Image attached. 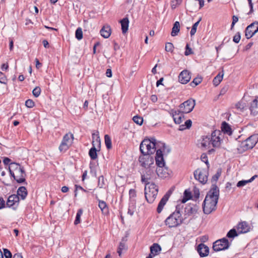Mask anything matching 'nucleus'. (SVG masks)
Listing matches in <instances>:
<instances>
[{
	"instance_id": "60",
	"label": "nucleus",
	"mask_w": 258,
	"mask_h": 258,
	"mask_svg": "<svg viewBox=\"0 0 258 258\" xmlns=\"http://www.w3.org/2000/svg\"><path fill=\"white\" fill-rule=\"evenodd\" d=\"M136 197V191L135 189H130V198Z\"/></svg>"
},
{
	"instance_id": "56",
	"label": "nucleus",
	"mask_w": 258,
	"mask_h": 258,
	"mask_svg": "<svg viewBox=\"0 0 258 258\" xmlns=\"http://www.w3.org/2000/svg\"><path fill=\"white\" fill-rule=\"evenodd\" d=\"M201 160L203 162H205L207 165L208 164V157L206 155L202 154L201 155Z\"/></svg>"
},
{
	"instance_id": "22",
	"label": "nucleus",
	"mask_w": 258,
	"mask_h": 258,
	"mask_svg": "<svg viewBox=\"0 0 258 258\" xmlns=\"http://www.w3.org/2000/svg\"><path fill=\"white\" fill-rule=\"evenodd\" d=\"M121 24L122 33L125 35L128 30L129 20L127 17L119 21Z\"/></svg>"
},
{
	"instance_id": "34",
	"label": "nucleus",
	"mask_w": 258,
	"mask_h": 258,
	"mask_svg": "<svg viewBox=\"0 0 258 258\" xmlns=\"http://www.w3.org/2000/svg\"><path fill=\"white\" fill-rule=\"evenodd\" d=\"M179 27H180V24L179 22L178 21H176L173 26V28L172 29L171 31V35L172 36H176L178 34V33L179 31Z\"/></svg>"
},
{
	"instance_id": "10",
	"label": "nucleus",
	"mask_w": 258,
	"mask_h": 258,
	"mask_svg": "<svg viewBox=\"0 0 258 258\" xmlns=\"http://www.w3.org/2000/svg\"><path fill=\"white\" fill-rule=\"evenodd\" d=\"M195 105V100L190 98L181 103L179 105V109L182 113H188L193 110Z\"/></svg>"
},
{
	"instance_id": "62",
	"label": "nucleus",
	"mask_w": 258,
	"mask_h": 258,
	"mask_svg": "<svg viewBox=\"0 0 258 258\" xmlns=\"http://www.w3.org/2000/svg\"><path fill=\"white\" fill-rule=\"evenodd\" d=\"M150 99L153 102H156L158 100L157 96L155 95H151Z\"/></svg>"
},
{
	"instance_id": "57",
	"label": "nucleus",
	"mask_w": 258,
	"mask_h": 258,
	"mask_svg": "<svg viewBox=\"0 0 258 258\" xmlns=\"http://www.w3.org/2000/svg\"><path fill=\"white\" fill-rule=\"evenodd\" d=\"M75 187H76V190H75V196L76 197L77 195V190L79 189H81V190H82L83 191H85V192H86V190L85 189H84L82 186H80V185H75Z\"/></svg>"
},
{
	"instance_id": "5",
	"label": "nucleus",
	"mask_w": 258,
	"mask_h": 258,
	"mask_svg": "<svg viewBox=\"0 0 258 258\" xmlns=\"http://www.w3.org/2000/svg\"><path fill=\"white\" fill-rule=\"evenodd\" d=\"M182 222L181 214L179 211H175L165 221L166 225L169 228L176 227L180 225Z\"/></svg>"
},
{
	"instance_id": "43",
	"label": "nucleus",
	"mask_w": 258,
	"mask_h": 258,
	"mask_svg": "<svg viewBox=\"0 0 258 258\" xmlns=\"http://www.w3.org/2000/svg\"><path fill=\"white\" fill-rule=\"evenodd\" d=\"M75 36L78 40H81L83 38V32L81 28H78L76 31Z\"/></svg>"
},
{
	"instance_id": "27",
	"label": "nucleus",
	"mask_w": 258,
	"mask_h": 258,
	"mask_svg": "<svg viewBox=\"0 0 258 258\" xmlns=\"http://www.w3.org/2000/svg\"><path fill=\"white\" fill-rule=\"evenodd\" d=\"M100 34L105 38H108L111 34V28L110 26H104L100 30Z\"/></svg>"
},
{
	"instance_id": "64",
	"label": "nucleus",
	"mask_w": 258,
	"mask_h": 258,
	"mask_svg": "<svg viewBox=\"0 0 258 258\" xmlns=\"http://www.w3.org/2000/svg\"><path fill=\"white\" fill-rule=\"evenodd\" d=\"M22 255L20 253H16L14 255L13 258H22Z\"/></svg>"
},
{
	"instance_id": "58",
	"label": "nucleus",
	"mask_w": 258,
	"mask_h": 258,
	"mask_svg": "<svg viewBox=\"0 0 258 258\" xmlns=\"http://www.w3.org/2000/svg\"><path fill=\"white\" fill-rule=\"evenodd\" d=\"M5 205V202L3 198L0 197V210L2 208H4Z\"/></svg>"
},
{
	"instance_id": "35",
	"label": "nucleus",
	"mask_w": 258,
	"mask_h": 258,
	"mask_svg": "<svg viewBox=\"0 0 258 258\" xmlns=\"http://www.w3.org/2000/svg\"><path fill=\"white\" fill-rule=\"evenodd\" d=\"M191 124H192V121H191V120H190V119L187 120L185 122L184 124H181L179 125V130L183 131L186 128H189L191 126Z\"/></svg>"
},
{
	"instance_id": "29",
	"label": "nucleus",
	"mask_w": 258,
	"mask_h": 258,
	"mask_svg": "<svg viewBox=\"0 0 258 258\" xmlns=\"http://www.w3.org/2000/svg\"><path fill=\"white\" fill-rule=\"evenodd\" d=\"M22 167L19 164L16 163H11L9 167V170L11 175L14 174L16 171L19 170Z\"/></svg>"
},
{
	"instance_id": "24",
	"label": "nucleus",
	"mask_w": 258,
	"mask_h": 258,
	"mask_svg": "<svg viewBox=\"0 0 258 258\" xmlns=\"http://www.w3.org/2000/svg\"><path fill=\"white\" fill-rule=\"evenodd\" d=\"M168 198L169 196L167 194L165 195L162 198L158 204L157 209V211L158 213H160L162 211L164 206L165 205L167 201L168 200Z\"/></svg>"
},
{
	"instance_id": "6",
	"label": "nucleus",
	"mask_w": 258,
	"mask_h": 258,
	"mask_svg": "<svg viewBox=\"0 0 258 258\" xmlns=\"http://www.w3.org/2000/svg\"><path fill=\"white\" fill-rule=\"evenodd\" d=\"M92 147L90 149L89 155L92 160L97 158V152L99 151L101 147V142L98 134H92Z\"/></svg>"
},
{
	"instance_id": "45",
	"label": "nucleus",
	"mask_w": 258,
	"mask_h": 258,
	"mask_svg": "<svg viewBox=\"0 0 258 258\" xmlns=\"http://www.w3.org/2000/svg\"><path fill=\"white\" fill-rule=\"evenodd\" d=\"M174 46L172 43L168 42L165 45V50L167 52H172Z\"/></svg>"
},
{
	"instance_id": "51",
	"label": "nucleus",
	"mask_w": 258,
	"mask_h": 258,
	"mask_svg": "<svg viewBox=\"0 0 258 258\" xmlns=\"http://www.w3.org/2000/svg\"><path fill=\"white\" fill-rule=\"evenodd\" d=\"M241 36L240 32H237L233 37V40L235 43H238L240 40Z\"/></svg>"
},
{
	"instance_id": "52",
	"label": "nucleus",
	"mask_w": 258,
	"mask_h": 258,
	"mask_svg": "<svg viewBox=\"0 0 258 258\" xmlns=\"http://www.w3.org/2000/svg\"><path fill=\"white\" fill-rule=\"evenodd\" d=\"M7 78L6 76L2 72H0V83L6 84Z\"/></svg>"
},
{
	"instance_id": "38",
	"label": "nucleus",
	"mask_w": 258,
	"mask_h": 258,
	"mask_svg": "<svg viewBox=\"0 0 258 258\" xmlns=\"http://www.w3.org/2000/svg\"><path fill=\"white\" fill-rule=\"evenodd\" d=\"M105 144L106 148L108 149H110L112 148V143L111 138L108 135H105L104 136Z\"/></svg>"
},
{
	"instance_id": "42",
	"label": "nucleus",
	"mask_w": 258,
	"mask_h": 258,
	"mask_svg": "<svg viewBox=\"0 0 258 258\" xmlns=\"http://www.w3.org/2000/svg\"><path fill=\"white\" fill-rule=\"evenodd\" d=\"M237 236H238V234L236 229L234 228L231 229L227 234V237L230 238H233Z\"/></svg>"
},
{
	"instance_id": "14",
	"label": "nucleus",
	"mask_w": 258,
	"mask_h": 258,
	"mask_svg": "<svg viewBox=\"0 0 258 258\" xmlns=\"http://www.w3.org/2000/svg\"><path fill=\"white\" fill-rule=\"evenodd\" d=\"M14 179L19 183L25 182L26 174L24 167H22L19 170L16 171L14 174H12Z\"/></svg>"
},
{
	"instance_id": "47",
	"label": "nucleus",
	"mask_w": 258,
	"mask_h": 258,
	"mask_svg": "<svg viewBox=\"0 0 258 258\" xmlns=\"http://www.w3.org/2000/svg\"><path fill=\"white\" fill-rule=\"evenodd\" d=\"M70 146L67 145V144L61 142V143L59 147V149L61 152L65 151L69 148Z\"/></svg>"
},
{
	"instance_id": "33",
	"label": "nucleus",
	"mask_w": 258,
	"mask_h": 258,
	"mask_svg": "<svg viewBox=\"0 0 258 258\" xmlns=\"http://www.w3.org/2000/svg\"><path fill=\"white\" fill-rule=\"evenodd\" d=\"M256 177H257V175H255L248 180H240L237 182V186L238 187H242V186L245 185L247 183L252 182L255 179V178Z\"/></svg>"
},
{
	"instance_id": "30",
	"label": "nucleus",
	"mask_w": 258,
	"mask_h": 258,
	"mask_svg": "<svg viewBox=\"0 0 258 258\" xmlns=\"http://www.w3.org/2000/svg\"><path fill=\"white\" fill-rule=\"evenodd\" d=\"M73 139V135L71 134H67L63 137L62 142L66 143L69 146H71Z\"/></svg>"
},
{
	"instance_id": "21",
	"label": "nucleus",
	"mask_w": 258,
	"mask_h": 258,
	"mask_svg": "<svg viewBox=\"0 0 258 258\" xmlns=\"http://www.w3.org/2000/svg\"><path fill=\"white\" fill-rule=\"evenodd\" d=\"M236 228L239 233H245L249 231L250 227L246 222L243 221L239 223Z\"/></svg>"
},
{
	"instance_id": "2",
	"label": "nucleus",
	"mask_w": 258,
	"mask_h": 258,
	"mask_svg": "<svg viewBox=\"0 0 258 258\" xmlns=\"http://www.w3.org/2000/svg\"><path fill=\"white\" fill-rule=\"evenodd\" d=\"M221 133L219 130L213 131L210 136H203L199 140V145L202 148L207 149L210 148L211 145L214 148L220 146Z\"/></svg>"
},
{
	"instance_id": "19",
	"label": "nucleus",
	"mask_w": 258,
	"mask_h": 258,
	"mask_svg": "<svg viewBox=\"0 0 258 258\" xmlns=\"http://www.w3.org/2000/svg\"><path fill=\"white\" fill-rule=\"evenodd\" d=\"M128 240V237L127 235H126L124 237H123L121 241H120L119 243V245L118 248L117 253H118V255L120 256L121 255L122 252H123L124 251H126L127 250L128 246L127 244V242Z\"/></svg>"
},
{
	"instance_id": "41",
	"label": "nucleus",
	"mask_w": 258,
	"mask_h": 258,
	"mask_svg": "<svg viewBox=\"0 0 258 258\" xmlns=\"http://www.w3.org/2000/svg\"><path fill=\"white\" fill-rule=\"evenodd\" d=\"M82 214H83L82 209H79L77 212V215L76 217V219L74 221L75 225H77L80 223V221H81L80 218H81V216L82 215Z\"/></svg>"
},
{
	"instance_id": "54",
	"label": "nucleus",
	"mask_w": 258,
	"mask_h": 258,
	"mask_svg": "<svg viewBox=\"0 0 258 258\" xmlns=\"http://www.w3.org/2000/svg\"><path fill=\"white\" fill-rule=\"evenodd\" d=\"M229 87L228 86H224L220 91L219 95H224L228 90Z\"/></svg>"
},
{
	"instance_id": "7",
	"label": "nucleus",
	"mask_w": 258,
	"mask_h": 258,
	"mask_svg": "<svg viewBox=\"0 0 258 258\" xmlns=\"http://www.w3.org/2000/svg\"><path fill=\"white\" fill-rule=\"evenodd\" d=\"M258 142V134H254L241 142L240 148L243 151L252 149Z\"/></svg>"
},
{
	"instance_id": "59",
	"label": "nucleus",
	"mask_w": 258,
	"mask_h": 258,
	"mask_svg": "<svg viewBox=\"0 0 258 258\" xmlns=\"http://www.w3.org/2000/svg\"><path fill=\"white\" fill-rule=\"evenodd\" d=\"M11 160L8 158V157H5L3 160V162L4 163V164L5 165H8V164H10L11 163H10Z\"/></svg>"
},
{
	"instance_id": "9",
	"label": "nucleus",
	"mask_w": 258,
	"mask_h": 258,
	"mask_svg": "<svg viewBox=\"0 0 258 258\" xmlns=\"http://www.w3.org/2000/svg\"><path fill=\"white\" fill-rule=\"evenodd\" d=\"M208 172L206 169L198 168L194 172V177L196 179L203 184H205L208 180Z\"/></svg>"
},
{
	"instance_id": "15",
	"label": "nucleus",
	"mask_w": 258,
	"mask_h": 258,
	"mask_svg": "<svg viewBox=\"0 0 258 258\" xmlns=\"http://www.w3.org/2000/svg\"><path fill=\"white\" fill-rule=\"evenodd\" d=\"M19 204V196L16 195H12L9 197L6 204L7 207L16 210L18 208Z\"/></svg>"
},
{
	"instance_id": "55",
	"label": "nucleus",
	"mask_w": 258,
	"mask_h": 258,
	"mask_svg": "<svg viewBox=\"0 0 258 258\" xmlns=\"http://www.w3.org/2000/svg\"><path fill=\"white\" fill-rule=\"evenodd\" d=\"M184 196L185 198H188V200L191 198V192L187 189H186L184 191Z\"/></svg>"
},
{
	"instance_id": "17",
	"label": "nucleus",
	"mask_w": 258,
	"mask_h": 258,
	"mask_svg": "<svg viewBox=\"0 0 258 258\" xmlns=\"http://www.w3.org/2000/svg\"><path fill=\"white\" fill-rule=\"evenodd\" d=\"M191 79L190 73L187 70L182 71L179 75L178 80L181 84H185L187 83Z\"/></svg>"
},
{
	"instance_id": "25",
	"label": "nucleus",
	"mask_w": 258,
	"mask_h": 258,
	"mask_svg": "<svg viewBox=\"0 0 258 258\" xmlns=\"http://www.w3.org/2000/svg\"><path fill=\"white\" fill-rule=\"evenodd\" d=\"M258 108V98L254 99L250 103L249 107L251 113L253 115H256L258 114V111L256 109Z\"/></svg>"
},
{
	"instance_id": "44",
	"label": "nucleus",
	"mask_w": 258,
	"mask_h": 258,
	"mask_svg": "<svg viewBox=\"0 0 258 258\" xmlns=\"http://www.w3.org/2000/svg\"><path fill=\"white\" fill-rule=\"evenodd\" d=\"M133 120L134 122L136 123L137 124L141 125L143 122V119L142 117L139 116H135L133 118Z\"/></svg>"
},
{
	"instance_id": "50",
	"label": "nucleus",
	"mask_w": 258,
	"mask_h": 258,
	"mask_svg": "<svg viewBox=\"0 0 258 258\" xmlns=\"http://www.w3.org/2000/svg\"><path fill=\"white\" fill-rule=\"evenodd\" d=\"M6 258H12V255L10 250L6 248L4 249V254Z\"/></svg>"
},
{
	"instance_id": "16",
	"label": "nucleus",
	"mask_w": 258,
	"mask_h": 258,
	"mask_svg": "<svg viewBox=\"0 0 258 258\" xmlns=\"http://www.w3.org/2000/svg\"><path fill=\"white\" fill-rule=\"evenodd\" d=\"M183 113L181 112L180 109L177 110L172 109L170 111V114L176 124H180L183 121L184 119Z\"/></svg>"
},
{
	"instance_id": "23",
	"label": "nucleus",
	"mask_w": 258,
	"mask_h": 258,
	"mask_svg": "<svg viewBox=\"0 0 258 258\" xmlns=\"http://www.w3.org/2000/svg\"><path fill=\"white\" fill-rule=\"evenodd\" d=\"M157 174L161 178H166L169 176V170L167 168L160 167L156 169Z\"/></svg>"
},
{
	"instance_id": "40",
	"label": "nucleus",
	"mask_w": 258,
	"mask_h": 258,
	"mask_svg": "<svg viewBox=\"0 0 258 258\" xmlns=\"http://www.w3.org/2000/svg\"><path fill=\"white\" fill-rule=\"evenodd\" d=\"M202 81V78L201 77H197L195 78L193 81L190 83V86L192 87H195L199 84H200Z\"/></svg>"
},
{
	"instance_id": "46",
	"label": "nucleus",
	"mask_w": 258,
	"mask_h": 258,
	"mask_svg": "<svg viewBox=\"0 0 258 258\" xmlns=\"http://www.w3.org/2000/svg\"><path fill=\"white\" fill-rule=\"evenodd\" d=\"M41 93V89L39 87H36L32 91V94L35 97H38Z\"/></svg>"
},
{
	"instance_id": "31",
	"label": "nucleus",
	"mask_w": 258,
	"mask_h": 258,
	"mask_svg": "<svg viewBox=\"0 0 258 258\" xmlns=\"http://www.w3.org/2000/svg\"><path fill=\"white\" fill-rule=\"evenodd\" d=\"M221 129L224 133L228 135L232 134V131L230 125L225 121L222 124Z\"/></svg>"
},
{
	"instance_id": "11",
	"label": "nucleus",
	"mask_w": 258,
	"mask_h": 258,
	"mask_svg": "<svg viewBox=\"0 0 258 258\" xmlns=\"http://www.w3.org/2000/svg\"><path fill=\"white\" fill-rule=\"evenodd\" d=\"M229 246V243L227 239L223 238L216 241L213 245V249L215 251H219L227 249Z\"/></svg>"
},
{
	"instance_id": "53",
	"label": "nucleus",
	"mask_w": 258,
	"mask_h": 258,
	"mask_svg": "<svg viewBox=\"0 0 258 258\" xmlns=\"http://www.w3.org/2000/svg\"><path fill=\"white\" fill-rule=\"evenodd\" d=\"M193 52L190 48H189L188 44L186 45V50L184 52V54L186 56L192 54Z\"/></svg>"
},
{
	"instance_id": "4",
	"label": "nucleus",
	"mask_w": 258,
	"mask_h": 258,
	"mask_svg": "<svg viewBox=\"0 0 258 258\" xmlns=\"http://www.w3.org/2000/svg\"><path fill=\"white\" fill-rule=\"evenodd\" d=\"M158 191L157 185L154 183H147L145 187V198L149 203L155 200Z\"/></svg>"
},
{
	"instance_id": "3",
	"label": "nucleus",
	"mask_w": 258,
	"mask_h": 258,
	"mask_svg": "<svg viewBox=\"0 0 258 258\" xmlns=\"http://www.w3.org/2000/svg\"><path fill=\"white\" fill-rule=\"evenodd\" d=\"M155 138L145 139L140 144V150L142 154H153L158 149L159 144Z\"/></svg>"
},
{
	"instance_id": "13",
	"label": "nucleus",
	"mask_w": 258,
	"mask_h": 258,
	"mask_svg": "<svg viewBox=\"0 0 258 258\" xmlns=\"http://www.w3.org/2000/svg\"><path fill=\"white\" fill-rule=\"evenodd\" d=\"M258 32V22L255 21L248 26L245 32V35L247 39L252 37Z\"/></svg>"
},
{
	"instance_id": "63",
	"label": "nucleus",
	"mask_w": 258,
	"mask_h": 258,
	"mask_svg": "<svg viewBox=\"0 0 258 258\" xmlns=\"http://www.w3.org/2000/svg\"><path fill=\"white\" fill-rule=\"evenodd\" d=\"M61 190L62 192H67L69 191V187L66 186H63L61 187Z\"/></svg>"
},
{
	"instance_id": "61",
	"label": "nucleus",
	"mask_w": 258,
	"mask_h": 258,
	"mask_svg": "<svg viewBox=\"0 0 258 258\" xmlns=\"http://www.w3.org/2000/svg\"><path fill=\"white\" fill-rule=\"evenodd\" d=\"M106 75L107 77L110 78L112 77V71L110 69H108L106 72Z\"/></svg>"
},
{
	"instance_id": "26",
	"label": "nucleus",
	"mask_w": 258,
	"mask_h": 258,
	"mask_svg": "<svg viewBox=\"0 0 258 258\" xmlns=\"http://www.w3.org/2000/svg\"><path fill=\"white\" fill-rule=\"evenodd\" d=\"M27 191L25 186H21L17 190V196L19 198L24 200L25 199L27 196Z\"/></svg>"
},
{
	"instance_id": "18",
	"label": "nucleus",
	"mask_w": 258,
	"mask_h": 258,
	"mask_svg": "<svg viewBox=\"0 0 258 258\" xmlns=\"http://www.w3.org/2000/svg\"><path fill=\"white\" fill-rule=\"evenodd\" d=\"M154 174V170L152 168H146V173L142 175V181L146 184L150 183L149 180L153 177Z\"/></svg>"
},
{
	"instance_id": "39",
	"label": "nucleus",
	"mask_w": 258,
	"mask_h": 258,
	"mask_svg": "<svg viewBox=\"0 0 258 258\" xmlns=\"http://www.w3.org/2000/svg\"><path fill=\"white\" fill-rule=\"evenodd\" d=\"M201 20H202V18H200L199 19V20L193 25V26L191 28V31L190 32V34L191 36L195 34L196 31H197V27L199 24V23L200 22V21Z\"/></svg>"
},
{
	"instance_id": "49",
	"label": "nucleus",
	"mask_w": 258,
	"mask_h": 258,
	"mask_svg": "<svg viewBox=\"0 0 258 258\" xmlns=\"http://www.w3.org/2000/svg\"><path fill=\"white\" fill-rule=\"evenodd\" d=\"M104 178L103 176H100L98 178V186L102 188L104 185Z\"/></svg>"
},
{
	"instance_id": "12",
	"label": "nucleus",
	"mask_w": 258,
	"mask_h": 258,
	"mask_svg": "<svg viewBox=\"0 0 258 258\" xmlns=\"http://www.w3.org/2000/svg\"><path fill=\"white\" fill-rule=\"evenodd\" d=\"M139 162L143 167L151 168V165L154 164V159L150 154H145L140 156Z\"/></svg>"
},
{
	"instance_id": "28",
	"label": "nucleus",
	"mask_w": 258,
	"mask_h": 258,
	"mask_svg": "<svg viewBox=\"0 0 258 258\" xmlns=\"http://www.w3.org/2000/svg\"><path fill=\"white\" fill-rule=\"evenodd\" d=\"M161 248L160 246L157 243H154L150 247V251L151 255L155 256L157 255L161 251Z\"/></svg>"
},
{
	"instance_id": "32",
	"label": "nucleus",
	"mask_w": 258,
	"mask_h": 258,
	"mask_svg": "<svg viewBox=\"0 0 258 258\" xmlns=\"http://www.w3.org/2000/svg\"><path fill=\"white\" fill-rule=\"evenodd\" d=\"M98 206L101 209L102 213L107 214L108 213V209L107 207V204L104 201L99 200Z\"/></svg>"
},
{
	"instance_id": "8",
	"label": "nucleus",
	"mask_w": 258,
	"mask_h": 258,
	"mask_svg": "<svg viewBox=\"0 0 258 258\" xmlns=\"http://www.w3.org/2000/svg\"><path fill=\"white\" fill-rule=\"evenodd\" d=\"M162 146V150L161 149H157L156 151L155 161L156 165L158 166V168L164 167L165 165V162L163 159L162 152H165V150L167 149V153L170 151L169 149H167V147L163 143L161 144Z\"/></svg>"
},
{
	"instance_id": "37",
	"label": "nucleus",
	"mask_w": 258,
	"mask_h": 258,
	"mask_svg": "<svg viewBox=\"0 0 258 258\" xmlns=\"http://www.w3.org/2000/svg\"><path fill=\"white\" fill-rule=\"evenodd\" d=\"M223 73L221 74V73H219L218 74L214 79L213 80V84L214 85L218 86L220 83L222 81L223 79Z\"/></svg>"
},
{
	"instance_id": "1",
	"label": "nucleus",
	"mask_w": 258,
	"mask_h": 258,
	"mask_svg": "<svg viewBox=\"0 0 258 258\" xmlns=\"http://www.w3.org/2000/svg\"><path fill=\"white\" fill-rule=\"evenodd\" d=\"M219 197V188L214 185L207 193L203 203V209L205 214H209L216 209Z\"/></svg>"
},
{
	"instance_id": "20",
	"label": "nucleus",
	"mask_w": 258,
	"mask_h": 258,
	"mask_svg": "<svg viewBox=\"0 0 258 258\" xmlns=\"http://www.w3.org/2000/svg\"><path fill=\"white\" fill-rule=\"evenodd\" d=\"M197 251L201 257H205L209 254V248L205 244L201 243L198 246Z\"/></svg>"
},
{
	"instance_id": "36",
	"label": "nucleus",
	"mask_w": 258,
	"mask_h": 258,
	"mask_svg": "<svg viewBox=\"0 0 258 258\" xmlns=\"http://www.w3.org/2000/svg\"><path fill=\"white\" fill-rule=\"evenodd\" d=\"M235 108L238 111L242 112L246 107V104L242 101L237 102L235 105Z\"/></svg>"
},
{
	"instance_id": "48",
	"label": "nucleus",
	"mask_w": 258,
	"mask_h": 258,
	"mask_svg": "<svg viewBox=\"0 0 258 258\" xmlns=\"http://www.w3.org/2000/svg\"><path fill=\"white\" fill-rule=\"evenodd\" d=\"M35 105L34 101L31 99H28L25 102V105L28 108H32Z\"/></svg>"
}]
</instances>
